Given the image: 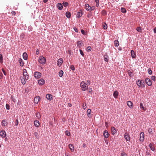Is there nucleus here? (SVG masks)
Wrapping results in <instances>:
<instances>
[{
    "mask_svg": "<svg viewBox=\"0 0 156 156\" xmlns=\"http://www.w3.org/2000/svg\"><path fill=\"white\" fill-rule=\"evenodd\" d=\"M80 85L82 90L83 91L86 90L88 88V86L87 84L83 81L81 83Z\"/></svg>",
    "mask_w": 156,
    "mask_h": 156,
    "instance_id": "1",
    "label": "nucleus"
},
{
    "mask_svg": "<svg viewBox=\"0 0 156 156\" xmlns=\"http://www.w3.org/2000/svg\"><path fill=\"white\" fill-rule=\"evenodd\" d=\"M38 62L40 64H45L46 62V58L42 56H40L39 58Z\"/></svg>",
    "mask_w": 156,
    "mask_h": 156,
    "instance_id": "2",
    "label": "nucleus"
},
{
    "mask_svg": "<svg viewBox=\"0 0 156 156\" xmlns=\"http://www.w3.org/2000/svg\"><path fill=\"white\" fill-rule=\"evenodd\" d=\"M23 77H24L25 79L27 80L29 79V76L27 75V70L26 69H24L23 70Z\"/></svg>",
    "mask_w": 156,
    "mask_h": 156,
    "instance_id": "3",
    "label": "nucleus"
},
{
    "mask_svg": "<svg viewBox=\"0 0 156 156\" xmlns=\"http://www.w3.org/2000/svg\"><path fill=\"white\" fill-rule=\"evenodd\" d=\"M146 83L148 86H151L152 84V83L150 80L148 78H146L145 80Z\"/></svg>",
    "mask_w": 156,
    "mask_h": 156,
    "instance_id": "4",
    "label": "nucleus"
},
{
    "mask_svg": "<svg viewBox=\"0 0 156 156\" xmlns=\"http://www.w3.org/2000/svg\"><path fill=\"white\" fill-rule=\"evenodd\" d=\"M34 77L36 78H39L41 76V73L39 72H35L34 73Z\"/></svg>",
    "mask_w": 156,
    "mask_h": 156,
    "instance_id": "5",
    "label": "nucleus"
},
{
    "mask_svg": "<svg viewBox=\"0 0 156 156\" xmlns=\"http://www.w3.org/2000/svg\"><path fill=\"white\" fill-rule=\"evenodd\" d=\"M63 63V60L62 58L59 59L57 62V65L58 66L60 67Z\"/></svg>",
    "mask_w": 156,
    "mask_h": 156,
    "instance_id": "6",
    "label": "nucleus"
},
{
    "mask_svg": "<svg viewBox=\"0 0 156 156\" xmlns=\"http://www.w3.org/2000/svg\"><path fill=\"white\" fill-rule=\"evenodd\" d=\"M144 133L143 132H141L140 134V141H143L144 139Z\"/></svg>",
    "mask_w": 156,
    "mask_h": 156,
    "instance_id": "7",
    "label": "nucleus"
},
{
    "mask_svg": "<svg viewBox=\"0 0 156 156\" xmlns=\"http://www.w3.org/2000/svg\"><path fill=\"white\" fill-rule=\"evenodd\" d=\"M124 138L127 141H129L130 140V137L128 133H126L125 134Z\"/></svg>",
    "mask_w": 156,
    "mask_h": 156,
    "instance_id": "8",
    "label": "nucleus"
},
{
    "mask_svg": "<svg viewBox=\"0 0 156 156\" xmlns=\"http://www.w3.org/2000/svg\"><path fill=\"white\" fill-rule=\"evenodd\" d=\"M0 135L2 137H5L6 136L5 132L4 130H2L0 131Z\"/></svg>",
    "mask_w": 156,
    "mask_h": 156,
    "instance_id": "9",
    "label": "nucleus"
},
{
    "mask_svg": "<svg viewBox=\"0 0 156 156\" xmlns=\"http://www.w3.org/2000/svg\"><path fill=\"white\" fill-rule=\"evenodd\" d=\"M40 100V97L39 96H37L34 98V102L36 104H38Z\"/></svg>",
    "mask_w": 156,
    "mask_h": 156,
    "instance_id": "10",
    "label": "nucleus"
},
{
    "mask_svg": "<svg viewBox=\"0 0 156 156\" xmlns=\"http://www.w3.org/2000/svg\"><path fill=\"white\" fill-rule=\"evenodd\" d=\"M45 83L44 80L43 79H41L38 81V83L40 85H43Z\"/></svg>",
    "mask_w": 156,
    "mask_h": 156,
    "instance_id": "11",
    "label": "nucleus"
},
{
    "mask_svg": "<svg viewBox=\"0 0 156 156\" xmlns=\"http://www.w3.org/2000/svg\"><path fill=\"white\" fill-rule=\"evenodd\" d=\"M85 8L86 9L89 11H91V8L89 4H86L85 5Z\"/></svg>",
    "mask_w": 156,
    "mask_h": 156,
    "instance_id": "12",
    "label": "nucleus"
},
{
    "mask_svg": "<svg viewBox=\"0 0 156 156\" xmlns=\"http://www.w3.org/2000/svg\"><path fill=\"white\" fill-rule=\"evenodd\" d=\"M112 134L114 135L115 134L117 133V131L116 129L114 127H112Z\"/></svg>",
    "mask_w": 156,
    "mask_h": 156,
    "instance_id": "13",
    "label": "nucleus"
},
{
    "mask_svg": "<svg viewBox=\"0 0 156 156\" xmlns=\"http://www.w3.org/2000/svg\"><path fill=\"white\" fill-rule=\"evenodd\" d=\"M127 104L128 106L131 108H132L133 107V104L131 101H128L127 102Z\"/></svg>",
    "mask_w": 156,
    "mask_h": 156,
    "instance_id": "14",
    "label": "nucleus"
},
{
    "mask_svg": "<svg viewBox=\"0 0 156 156\" xmlns=\"http://www.w3.org/2000/svg\"><path fill=\"white\" fill-rule=\"evenodd\" d=\"M103 135L106 138H107L109 136V134H108L107 131L105 130L104 131Z\"/></svg>",
    "mask_w": 156,
    "mask_h": 156,
    "instance_id": "15",
    "label": "nucleus"
},
{
    "mask_svg": "<svg viewBox=\"0 0 156 156\" xmlns=\"http://www.w3.org/2000/svg\"><path fill=\"white\" fill-rule=\"evenodd\" d=\"M21 80V83L22 84H23V85H24L26 83V81L25 80H26L25 79L24 77H23L22 76L20 77V78Z\"/></svg>",
    "mask_w": 156,
    "mask_h": 156,
    "instance_id": "16",
    "label": "nucleus"
},
{
    "mask_svg": "<svg viewBox=\"0 0 156 156\" xmlns=\"http://www.w3.org/2000/svg\"><path fill=\"white\" fill-rule=\"evenodd\" d=\"M46 97L48 100L50 101L52 99V96L51 94H48L46 95Z\"/></svg>",
    "mask_w": 156,
    "mask_h": 156,
    "instance_id": "17",
    "label": "nucleus"
},
{
    "mask_svg": "<svg viewBox=\"0 0 156 156\" xmlns=\"http://www.w3.org/2000/svg\"><path fill=\"white\" fill-rule=\"evenodd\" d=\"M58 8L59 10H61L63 8L62 5L61 3H58L57 5Z\"/></svg>",
    "mask_w": 156,
    "mask_h": 156,
    "instance_id": "18",
    "label": "nucleus"
},
{
    "mask_svg": "<svg viewBox=\"0 0 156 156\" xmlns=\"http://www.w3.org/2000/svg\"><path fill=\"white\" fill-rule=\"evenodd\" d=\"M34 124L36 127H38L40 125L39 122L37 120L35 121L34 122Z\"/></svg>",
    "mask_w": 156,
    "mask_h": 156,
    "instance_id": "19",
    "label": "nucleus"
},
{
    "mask_svg": "<svg viewBox=\"0 0 156 156\" xmlns=\"http://www.w3.org/2000/svg\"><path fill=\"white\" fill-rule=\"evenodd\" d=\"M82 12L80 10V12H77L76 16L78 18H80L82 16Z\"/></svg>",
    "mask_w": 156,
    "mask_h": 156,
    "instance_id": "20",
    "label": "nucleus"
},
{
    "mask_svg": "<svg viewBox=\"0 0 156 156\" xmlns=\"http://www.w3.org/2000/svg\"><path fill=\"white\" fill-rule=\"evenodd\" d=\"M131 55L132 58H135L136 57V54L133 50H131Z\"/></svg>",
    "mask_w": 156,
    "mask_h": 156,
    "instance_id": "21",
    "label": "nucleus"
},
{
    "mask_svg": "<svg viewBox=\"0 0 156 156\" xmlns=\"http://www.w3.org/2000/svg\"><path fill=\"white\" fill-rule=\"evenodd\" d=\"M19 61L20 64V65L21 66H24V62L23 61V60L21 58H20L19 59Z\"/></svg>",
    "mask_w": 156,
    "mask_h": 156,
    "instance_id": "22",
    "label": "nucleus"
},
{
    "mask_svg": "<svg viewBox=\"0 0 156 156\" xmlns=\"http://www.w3.org/2000/svg\"><path fill=\"white\" fill-rule=\"evenodd\" d=\"M118 94H119V93L118 91H115V92H114L113 93V95L114 97L115 98H117Z\"/></svg>",
    "mask_w": 156,
    "mask_h": 156,
    "instance_id": "23",
    "label": "nucleus"
},
{
    "mask_svg": "<svg viewBox=\"0 0 156 156\" xmlns=\"http://www.w3.org/2000/svg\"><path fill=\"white\" fill-rule=\"evenodd\" d=\"M23 58L24 59L26 60L27 58V55L26 52H24L23 54Z\"/></svg>",
    "mask_w": 156,
    "mask_h": 156,
    "instance_id": "24",
    "label": "nucleus"
},
{
    "mask_svg": "<svg viewBox=\"0 0 156 156\" xmlns=\"http://www.w3.org/2000/svg\"><path fill=\"white\" fill-rule=\"evenodd\" d=\"M69 147L70 149L72 151H74V147L73 145L72 144H70L69 145Z\"/></svg>",
    "mask_w": 156,
    "mask_h": 156,
    "instance_id": "25",
    "label": "nucleus"
},
{
    "mask_svg": "<svg viewBox=\"0 0 156 156\" xmlns=\"http://www.w3.org/2000/svg\"><path fill=\"white\" fill-rule=\"evenodd\" d=\"M137 84L140 87L142 86V82L141 81L138 80L136 82Z\"/></svg>",
    "mask_w": 156,
    "mask_h": 156,
    "instance_id": "26",
    "label": "nucleus"
},
{
    "mask_svg": "<svg viewBox=\"0 0 156 156\" xmlns=\"http://www.w3.org/2000/svg\"><path fill=\"white\" fill-rule=\"evenodd\" d=\"M1 123L2 126H5L6 125L7 122L5 120H3L2 121Z\"/></svg>",
    "mask_w": 156,
    "mask_h": 156,
    "instance_id": "27",
    "label": "nucleus"
},
{
    "mask_svg": "<svg viewBox=\"0 0 156 156\" xmlns=\"http://www.w3.org/2000/svg\"><path fill=\"white\" fill-rule=\"evenodd\" d=\"M119 42L117 40H115L114 41V45L115 46L118 47L119 46Z\"/></svg>",
    "mask_w": 156,
    "mask_h": 156,
    "instance_id": "28",
    "label": "nucleus"
},
{
    "mask_svg": "<svg viewBox=\"0 0 156 156\" xmlns=\"http://www.w3.org/2000/svg\"><path fill=\"white\" fill-rule=\"evenodd\" d=\"M66 15L67 17L69 18L71 16V14L69 12H66Z\"/></svg>",
    "mask_w": 156,
    "mask_h": 156,
    "instance_id": "29",
    "label": "nucleus"
},
{
    "mask_svg": "<svg viewBox=\"0 0 156 156\" xmlns=\"http://www.w3.org/2000/svg\"><path fill=\"white\" fill-rule=\"evenodd\" d=\"M136 30L139 32H142V29L140 27H138L136 28Z\"/></svg>",
    "mask_w": 156,
    "mask_h": 156,
    "instance_id": "30",
    "label": "nucleus"
},
{
    "mask_svg": "<svg viewBox=\"0 0 156 156\" xmlns=\"http://www.w3.org/2000/svg\"><path fill=\"white\" fill-rule=\"evenodd\" d=\"M63 74V72L62 70H61L59 72V76L60 77H61L62 76Z\"/></svg>",
    "mask_w": 156,
    "mask_h": 156,
    "instance_id": "31",
    "label": "nucleus"
},
{
    "mask_svg": "<svg viewBox=\"0 0 156 156\" xmlns=\"http://www.w3.org/2000/svg\"><path fill=\"white\" fill-rule=\"evenodd\" d=\"M36 117L39 119L41 118V115L40 113L39 112H37L36 114Z\"/></svg>",
    "mask_w": 156,
    "mask_h": 156,
    "instance_id": "32",
    "label": "nucleus"
},
{
    "mask_svg": "<svg viewBox=\"0 0 156 156\" xmlns=\"http://www.w3.org/2000/svg\"><path fill=\"white\" fill-rule=\"evenodd\" d=\"M77 44V46L79 48H80L82 44L80 41H78Z\"/></svg>",
    "mask_w": 156,
    "mask_h": 156,
    "instance_id": "33",
    "label": "nucleus"
},
{
    "mask_svg": "<svg viewBox=\"0 0 156 156\" xmlns=\"http://www.w3.org/2000/svg\"><path fill=\"white\" fill-rule=\"evenodd\" d=\"M149 146L150 147L151 149L153 151H154L155 150L154 148L152 146V144H149Z\"/></svg>",
    "mask_w": 156,
    "mask_h": 156,
    "instance_id": "34",
    "label": "nucleus"
},
{
    "mask_svg": "<svg viewBox=\"0 0 156 156\" xmlns=\"http://www.w3.org/2000/svg\"><path fill=\"white\" fill-rule=\"evenodd\" d=\"M121 11L123 13H125L126 12V9L123 8H122L121 9Z\"/></svg>",
    "mask_w": 156,
    "mask_h": 156,
    "instance_id": "35",
    "label": "nucleus"
},
{
    "mask_svg": "<svg viewBox=\"0 0 156 156\" xmlns=\"http://www.w3.org/2000/svg\"><path fill=\"white\" fill-rule=\"evenodd\" d=\"M0 62L1 63L3 62V57L2 55L0 54Z\"/></svg>",
    "mask_w": 156,
    "mask_h": 156,
    "instance_id": "36",
    "label": "nucleus"
},
{
    "mask_svg": "<svg viewBox=\"0 0 156 156\" xmlns=\"http://www.w3.org/2000/svg\"><path fill=\"white\" fill-rule=\"evenodd\" d=\"M87 115L88 117H89V115H90L91 113V110L90 109H88L87 112Z\"/></svg>",
    "mask_w": 156,
    "mask_h": 156,
    "instance_id": "37",
    "label": "nucleus"
},
{
    "mask_svg": "<svg viewBox=\"0 0 156 156\" xmlns=\"http://www.w3.org/2000/svg\"><path fill=\"white\" fill-rule=\"evenodd\" d=\"M140 108H142L143 109L144 111L146 110V108H145L143 106V104L142 103H140Z\"/></svg>",
    "mask_w": 156,
    "mask_h": 156,
    "instance_id": "38",
    "label": "nucleus"
},
{
    "mask_svg": "<svg viewBox=\"0 0 156 156\" xmlns=\"http://www.w3.org/2000/svg\"><path fill=\"white\" fill-rule=\"evenodd\" d=\"M35 136L37 139H38V133L37 132H35L34 133Z\"/></svg>",
    "mask_w": 156,
    "mask_h": 156,
    "instance_id": "39",
    "label": "nucleus"
},
{
    "mask_svg": "<svg viewBox=\"0 0 156 156\" xmlns=\"http://www.w3.org/2000/svg\"><path fill=\"white\" fill-rule=\"evenodd\" d=\"M68 3L66 2H63V5L65 7H66L68 5Z\"/></svg>",
    "mask_w": 156,
    "mask_h": 156,
    "instance_id": "40",
    "label": "nucleus"
},
{
    "mask_svg": "<svg viewBox=\"0 0 156 156\" xmlns=\"http://www.w3.org/2000/svg\"><path fill=\"white\" fill-rule=\"evenodd\" d=\"M148 132L150 134H152L153 133V132L152 131V128H149L148 129Z\"/></svg>",
    "mask_w": 156,
    "mask_h": 156,
    "instance_id": "41",
    "label": "nucleus"
},
{
    "mask_svg": "<svg viewBox=\"0 0 156 156\" xmlns=\"http://www.w3.org/2000/svg\"><path fill=\"white\" fill-rule=\"evenodd\" d=\"M107 26L105 23L103 25V28L104 29H106L107 28Z\"/></svg>",
    "mask_w": 156,
    "mask_h": 156,
    "instance_id": "42",
    "label": "nucleus"
},
{
    "mask_svg": "<svg viewBox=\"0 0 156 156\" xmlns=\"http://www.w3.org/2000/svg\"><path fill=\"white\" fill-rule=\"evenodd\" d=\"M148 73L150 75L152 73V71L150 69H148Z\"/></svg>",
    "mask_w": 156,
    "mask_h": 156,
    "instance_id": "43",
    "label": "nucleus"
},
{
    "mask_svg": "<svg viewBox=\"0 0 156 156\" xmlns=\"http://www.w3.org/2000/svg\"><path fill=\"white\" fill-rule=\"evenodd\" d=\"M87 108L86 104L85 103H84L83 104V108L84 109H85Z\"/></svg>",
    "mask_w": 156,
    "mask_h": 156,
    "instance_id": "44",
    "label": "nucleus"
},
{
    "mask_svg": "<svg viewBox=\"0 0 156 156\" xmlns=\"http://www.w3.org/2000/svg\"><path fill=\"white\" fill-rule=\"evenodd\" d=\"M70 68L72 70H74L75 69L74 66L73 65H71L70 66Z\"/></svg>",
    "mask_w": 156,
    "mask_h": 156,
    "instance_id": "45",
    "label": "nucleus"
},
{
    "mask_svg": "<svg viewBox=\"0 0 156 156\" xmlns=\"http://www.w3.org/2000/svg\"><path fill=\"white\" fill-rule=\"evenodd\" d=\"M10 106L8 104H6V108L7 109L9 110L10 109Z\"/></svg>",
    "mask_w": 156,
    "mask_h": 156,
    "instance_id": "46",
    "label": "nucleus"
},
{
    "mask_svg": "<svg viewBox=\"0 0 156 156\" xmlns=\"http://www.w3.org/2000/svg\"><path fill=\"white\" fill-rule=\"evenodd\" d=\"M121 156H127V155L125 152H122L121 154Z\"/></svg>",
    "mask_w": 156,
    "mask_h": 156,
    "instance_id": "47",
    "label": "nucleus"
},
{
    "mask_svg": "<svg viewBox=\"0 0 156 156\" xmlns=\"http://www.w3.org/2000/svg\"><path fill=\"white\" fill-rule=\"evenodd\" d=\"M66 134L68 136H69L70 134V133L68 131H66Z\"/></svg>",
    "mask_w": 156,
    "mask_h": 156,
    "instance_id": "48",
    "label": "nucleus"
},
{
    "mask_svg": "<svg viewBox=\"0 0 156 156\" xmlns=\"http://www.w3.org/2000/svg\"><path fill=\"white\" fill-rule=\"evenodd\" d=\"M102 13L103 15H105L106 14V11L105 10H103L102 11Z\"/></svg>",
    "mask_w": 156,
    "mask_h": 156,
    "instance_id": "49",
    "label": "nucleus"
},
{
    "mask_svg": "<svg viewBox=\"0 0 156 156\" xmlns=\"http://www.w3.org/2000/svg\"><path fill=\"white\" fill-rule=\"evenodd\" d=\"M91 50V47L88 46L87 48V51H90Z\"/></svg>",
    "mask_w": 156,
    "mask_h": 156,
    "instance_id": "50",
    "label": "nucleus"
},
{
    "mask_svg": "<svg viewBox=\"0 0 156 156\" xmlns=\"http://www.w3.org/2000/svg\"><path fill=\"white\" fill-rule=\"evenodd\" d=\"M151 80H154V81H155V76H152L151 77Z\"/></svg>",
    "mask_w": 156,
    "mask_h": 156,
    "instance_id": "51",
    "label": "nucleus"
},
{
    "mask_svg": "<svg viewBox=\"0 0 156 156\" xmlns=\"http://www.w3.org/2000/svg\"><path fill=\"white\" fill-rule=\"evenodd\" d=\"M80 54H81V55L82 56H84V54H83V51H82V50L81 49H80Z\"/></svg>",
    "mask_w": 156,
    "mask_h": 156,
    "instance_id": "52",
    "label": "nucleus"
},
{
    "mask_svg": "<svg viewBox=\"0 0 156 156\" xmlns=\"http://www.w3.org/2000/svg\"><path fill=\"white\" fill-rule=\"evenodd\" d=\"M18 123H19V122H18V119H16V123H15L16 126H17L18 125Z\"/></svg>",
    "mask_w": 156,
    "mask_h": 156,
    "instance_id": "53",
    "label": "nucleus"
},
{
    "mask_svg": "<svg viewBox=\"0 0 156 156\" xmlns=\"http://www.w3.org/2000/svg\"><path fill=\"white\" fill-rule=\"evenodd\" d=\"M129 74L130 76L131 77L133 76V73L132 72H129Z\"/></svg>",
    "mask_w": 156,
    "mask_h": 156,
    "instance_id": "54",
    "label": "nucleus"
},
{
    "mask_svg": "<svg viewBox=\"0 0 156 156\" xmlns=\"http://www.w3.org/2000/svg\"><path fill=\"white\" fill-rule=\"evenodd\" d=\"M2 70L4 74V75L6 76V72H5V70H4V69H2Z\"/></svg>",
    "mask_w": 156,
    "mask_h": 156,
    "instance_id": "55",
    "label": "nucleus"
},
{
    "mask_svg": "<svg viewBox=\"0 0 156 156\" xmlns=\"http://www.w3.org/2000/svg\"><path fill=\"white\" fill-rule=\"evenodd\" d=\"M11 13L12 15H16V12L14 11H12L11 12Z\"/></svg>",
    "mask_w": 156,
    "mask_h": 156,
    "instance_id": "56",
    "label": "nucleus"
},
{
    "mask_svg": "<svg viewBox=\"0 0 156 156\" xmlns=\"http://www.w3.org/2000/svg\"><path fill=\"white\" fill-rule=\"evenodd\" d=\"M104 60H105V61L106 62H108V59L107 58V57H106L105 56V57H104Z\"/></svg>",
    "mask_w": 156,
    "mask_h": 156,
    "instance_id": "57",
    "label": "nucleus"
},
{
    "mask_svg": "<svg viewBox=\"0 0 156 156\" xmlns=\"http://www.w3.org/2000/svg\"><path fill=\"white\" fill-rule=\"evenodd\" d=\"M81 32L83 34L85 35V31L83 30H81Z\"/></svg>",
    "mask_w": 156,
    "mask_h": 156,
    "instance_id": "58",
    "label": "nucleus"
},
{
    "mask_svg": "<svg viewBox=\"0 0 156 156\" xmlns=\"http://www.w3.org/2000/svg\"><path fill=\"white\" fill-rule=\"evenodd\" d=\"M73 29L77 33L78 32V29L76 27H74Z\"/></svg>",
    "mask_w": 156,
    "mask_h": 156,
    "instance_id": "59",
    "label": "nucleus"
},
{
    "mask_svg": "<svg viewBox=\"0 0 156 156\" xmlns=\"http://www.w3.org/2000/svg\"><path fill=\"white\" fill-rule=\"evenodd\" d=\"M3 77V74L2 73H0V79H2Z\"/></svg>",
    "mask_w": 156,
    "mask_h": 156,
    "instance_id": "60",
    "label": "nucleus"
},
{
    "mask_svg": "<svg viewBox=\"0 0 156 156\" xmlns=\"http://www.w3.org/2000/svg\"><path fill=\"white\" fill-rule=\"evenodd\" d=\"M39 53V50L37 49L36 51V55H38Z\"/></svg>",
    "mask_w": 156,
    "mask_h": 156,
    "instance_id": "61",
    "label": "nucleus"
},
{
    "mask_svg": "<svg viewBox=\"0 0 156 156\" xmlns=\"http://www.w3.org/2000/svg\"><path fill=\"white\" fill-rule=\"evenodd\" d=\"M91 10H94L95 9V7L94 6H93L92 7H91Z\"/></svg>",
    "mask_w": 156,
    "mask_h": 156,
    "instance_id": "62",
    "label": "nucleus"
},
{
    "mask_svg": "<svg viewBox=\"0 0 156 156\" xmlns=\"http://www.w3.org/2000/svg\"><path fill=\"white\" fill-rule=\"evenodd\" d=\"M154 32L155 33H156V27H155L154 30Z\"/></svg>",
    "mask_w": 156,
    "mask_h": 156,
    "instance_id": "63",
    "label": "nucleus"
},
{
    "mask_svg": "<svg viewBox=\"0 0 156 156\" xmlns=\"http://www.w3.org/2000/svg\"><path fill=\"white\" fill-rule=\"evenodd\" d=\"M88 91L89 92H90V93H91L92 91L91 89H89V90H88Z\"/></svg>",
    "mask_w": 156,
    "mask_h": 156,
    "instance_id": "64",
    "label": "nucleus"
}]
</instances>
